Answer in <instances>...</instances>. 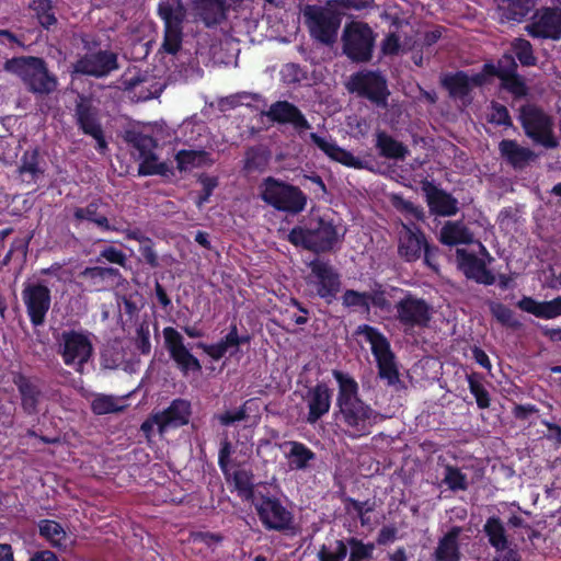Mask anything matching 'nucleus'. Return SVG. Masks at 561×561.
Returning <instances> with one entry per match:
<instances>
[{"instance_id": "nucleus-1", "label": "nucleus", "mask_w": 561, "mask_h": 561, "mask_svg": "<svg viewBox=\"0 0 561 561\" xmlns=\"http://www.w3.org/2000/svg\"><path fill=\"white\" fill-rule=\"evenodd\" d=\"M344 236V229L337 226L329 215L312 214L304 226L294 228L288 241L313 252L330 251Z\"/></svg>"}, {"instance_id": "nucleus-2", "label": "nucleus", "mask_w": 561, "mask_h": 561, "mask_svg": "<svg viewBox=\"0 0 561 561\" xmlns=\"http://www.w3.org/2000/svg\"><path fill=\"white\" fill-rule=\"evenodd\" d=\"M339 387L336 405L345 424L355 432H365L375 419V413L358 398V383L348 374L333 370Z\"/></svg>"}, {"instance_id": "nucleus-3", "label": "nucleus", "mask_w": 561, "mask_h": 561, "mask_svg": "<svg viewBox=\"0 0 561 561\" xmlns=\"http://www.w3.org/2000/svg\"><path fill=\"white\" fill-rule=\"evenodd\" d=\"M4 69L16 76L25 88L38 95H48L57 89V78L49 72L44 59L34 56H22L9 59Z\"/></svg>"}, {"instance_id": "nucleus-4", "label": "nucleus", "mask_w": 561, "mask_h": 561, "mask_svg": "<svg viewBox=\"0 0 561 561\" xmlns=\"http://www.w3.org/2000/svg\"><path fill=\"white\" fill-rule=\"evenodd\" d=\"M356 335L360 343H367L376 358L379 376L387 379L388 383H396L399 379L394 355L387 337L377 329L369 325H359Z\"/></svg>"}, {"instance_id": "nucleus-5", "label": "nucleus", "mask_w": 561, "mask_h": 561, "mask_svg": "<svg viewBox=\"0 0 561 561\" xmlns=\"http://www.w3.org/2000/svg\"><path fill=\"white\" fill-rule=\"evenodd\" d=\"M260 196L274 208L294 214L301 211L306 205V197L298 187L274 178H266L261 183Z\"/></svg>"}, {"instance_id": "nucleus-6", "label": "nucleus", "mask_w": 561, "mask_h": 561, "mask_svg": "<svg viewBox=\"0 0 561 561\" xmlns=\"http://www.w3.org/2000/svg\"><path fill=\"white\" fill-rule=\"evenodd\" d=\"M304 16L312 38L327 45L335 42L341 25V15L331 5H307Z\"/></svg>"}, {"instance_id": "nucleus-7", "label": "nucleus", "mask_w": 561, "mask_h": 561, "mask_svg": "<svg viewBox=\"0 0 561 561\" xmlns=\"http://www.w3.org/2000/svg\"><path fill=\"white\" fill-rule=\"evenodd\" d=\"M343 53L353 61L370 60L375 45V34L370 26L363 22H351L345 25L342 34Z\"/></svg>"}, {"instance_id": "nucleus-8", "label": "nucleus", "mask_w": 561, "mask_h": 561, "mask_svg": "<svg viewBox=\"0 0 561 561\" xmlns=\"http://www.w3.org/2000/svg\"><path fill=\"white\" fill-rule=\"evenodd\" d=\"M158 11L164 22L162 48L169 54H175L182 44V23L185 9L181 0H161Z\"/></svg>"}, {"instance_id": "nucleus-9", "label": "nucleus", "mask_w": 561, "mask_h": 561, "mask_svg": "<svg viewBox=\"0 0 561 561\" xmlns=\"http://www.w3.org/2000/svg\"><path fill=\"white\" fill-rule=\"evenodd\" d=\"M520 121L525 133L536 142L546 148H554L558 141L553 135L552 118L535 105H526L520 110Z\"/></svg>"}, {"instance_id": "nucleus-10", "label": "nucleus", "mask_w": 561, "mask_h": 561, "mask_svg": "<svg viewBox=\"0 0 561 561\" xmlns=\"http://www.w3.org/2000/svg\"><path fill=\"white\" fill-rule=\"evenodd\" d=\"M92 343L88 335L76 331L61 334L59 354L64 363L76 371L82 373L84 364L92 356Z\"/></svg>"}, {"instance_id": "nucleus-11", "label": "nucleus", "mask_w": 561, "mask_h": 561, "mask_svg": "<svg viewBox=\"0 0 561 561\" xmlns=\"http://www.w3.org/2000/svg\"><path fill=\"white\" fill-rule=\"evenodd\" d=\"M432 307L422 298L408 294L396 305V318L405 330L426 327Z\"/></svg>"}, {"instance_id": "nucleus-12", "label": "nucleus", "mask_w": 561, "mask_h": 561, "mask_svg": "<svg viewBox=\"0 0 561 561\" xmlns=\"http://www.w3.org/2000/svg\"><path fill=\"white\" fill-rule=\"evenodd\" d=\"M22 300L31 322L36 327L43 324L51 302L49 288L37 282L26 283L22 289Z\"/></svg>"}, {"instance_id": "nucleus-13", "label": "nucleus", "mask_w": 561, "mask_h": 561, "mask_svg": "<svg viewBox=\"0 0 561 561\" xmlns=\"http://www.w3.org/2000/svg\"><path fill=\"white\" fill-rule=\"evenodd\" d=\"M311 270L307 283L312 286L317 295L331 301L340 290V277L335 270L327 262L316 260L309 264Z\"/></svg>"}, {"instance_id": "nucleus-14", "label": "nucleus", "mask_w": 561, "mask_h": 561, "mask_svg": "<svg viewBox=\"0 0 561 561\" xmlns=\"http://www.w3.org/2000/svg\"><path fill=\"white\" fill-rule=\"evenodd\" d=\"M162 333L170 357L175 362L179 369L184 375L188 373H199L202 365L184 345L183 336L171 327L164 328Z\"/></svg>"}, {"instance_id": "nucleus-15", "label": "nucleus", "mask_w": 561, "mask_h": 561, "mask_svg": "<svg viewBox=\"0 0 561 561\" xmlns=\"http://www.w3.org/2000/svg\"><path fill=\"white\" fill-rule=\"evenodd\" d=\"M348 89L366 96L377 104H385L388 95L386 80L375 72H359L354 75L347 84Z\"/></svg>"}, {"instance_id": "nucleus-16", "label": "nucleus", "mask_w": 561, "mask_h": 561, "mask_svg": "<svg viewBox=\"0 0 561 561\" xmlns=\"http://www.w3.org/2000/svg\"><path fill=\"white\" fill-rule=\"evenodd\" d=\"M117 56L112 51L87 54L73 65V72L93 77H104L117 69Z\"/></svg>"}, {"instance_id": "nucleus-17", "label": "nucleus", "mask_w": 561, "mask_h": 561, "mask_svg": "<svg viewBox=\"0 0 561 561\" xmlns=\"http://www.w3.org/2000/svg\"><path fill=\"white\" fill-rule=\"evenodd\" d=\"M558 2L561 5V0ZM527 30L534 37L561 38V10L546 8L537 11Z\"/></svg>"}, {"instance_id": "nucleus-18", "label": "nucleus", "mask_w": 561, "mask_h": 561, "mask_svg": "<svg viewBox=\"0 0 561 561\" xmlns=\"http://www.w3.org/2000/svg\"><path fill=\"white\" fill-rule=\"evenodd\" d=\"M135 147L139 150V158L141 160L139 165V173L144 175L151 174H167L170 169L164 162L159 161L154 154L156 141L150 136H139L135 140Z\"/></svg>"}, {"instance_id": "nucleus-19", "label": "nucleus", "mask_w": 561, "mask_h": 561, "mask_svg": "<svg viewBox=\"0 0 561 561\" xmlns=\"http://www.w3.org/2000/svg\"><path fill=\"white\" fill-rule=\"evenodd\" d=\"M266 116L279 124H290L299 134L311 127L300 110L287 101L273 103Z\"/></svg>"}, {"instance_id": "nucleus-20", "label": "nucleus", "mask_w": 561, "mask_h": 561, "mask_svg": "<svg viewBox=\"0 0 561 561\" xmlns=\"http://www.w3.org/2000/svg\"><path fill=\"white\" fill-rule=\"evenodd\" d=\"M77 122L82 130L92 136L96 140V148L103 151L106 147V142L103 138L101 126L98 122L96 110L91 105L90 101L80 98L77 103Z\"/></svg>"}, {"instance_id": "nucleus-21", "label": "nucleus", "mask_w": 561, "mask_h": 561, "mask_svg": "<svg viewBox=\"0 0 561 561\" xmlns=\"http://www.w3.org/2000/svg\"><path fill=\"white\" fill-rule=\"evenodd\" d=\"M80 285L84 290L98 291L105 290L119 280V273L115 268L107 267H87L79 274Z\"/></svg>"}, {"instance_id": "nucleus-22", "label": "nucleus", "mask_w": 561, "mask_h": 561, "mask_svg": "<svg viewBox=\"0 0 561 561\" xmlns=\"http://www.w3.org/2000/svg\"><path fill=\"white\" fill-rule=\"evenodd\" d=\"M257 514L265 526L283 529L290 524V513L276 500L263 499L256 504Z\"/></svg>"}, {"instance_id": "nucleus-23", "label": "nucleus", "mask_w": 561, "mask_h": 561, "mask_svg": "<svg viewBox=\"0 0 561 561\" xmlns=\"http://www.w3.org/2000/svg\"><path fill=\"white\" fill-rule=\"evenodd\" d=\"M332 392L325 383H318L309 389L306 396L308 407L307 422L310 424L316 423L324 414H327L331 407Z\"/></svg>"}, {"instance_id": "nucleus-24", "label": "nucleus", "mask_w": 561, "mask_h": 561, "mask_svg": "<svg viewBox=\"0 0 561 561\" xmlns=\"http://www.w3.org/2000/svg\"><path fill=\"white\" fill-rule=\"evenodd\" d=\"M484 72L468 75L459 71L454 75L444 77L443 84L454 98H465L469 92L485 82Z\"/></svg>"}, {"instance_id": "nucleus-25", "label": "nucleus", "mask_w": 561, "mask_h": 561, "mask_svg": "<svg viewBox=\"0 0 561 561\" xmlns=\"http://www.w3.org/2000/svg\"><path fill=\"white\" fill-rule=\"evenodd\" d=\"M399 236V253L407 261L419 259L423 250L427 254L424 237L417 229L403 224Z\"/></svg>"}, {"instance_id": "nucleus-26", "label": "nucleus", "mask_w": 561, "mask_h": 561, "mask_svg": "<svg viewBox=\"0 0 561 561\" xmlns=\"http://www.w3.org/2000/svg\"><path fill=\"white\" fill-rule=\"evenodd\" d=\"M191 404L186 400L178 399L162 413L157 414L159 433L163 434L171 427H179L188 423Z\"/></svg>"}, {"instance_id": "nucleus-27", "label": "nucleus", "mask_w": 561, "mask_h": 561, "mask_svg": "<svg viewBox=\"0 0 561 561\" xmlns=\"http://www.w3.org/2000/svg\"><path fill=\"white\" fill-rule=\"evenodd\" d=\"M278 447L293 470H304L310 461L316 459V454L299 442L287 440L279 444Z\"/></svg>"}, {"instance_id": "nucleus-28", "label": "nucleus", "mask_w": 561, "mask_h": 561, "mask_svg": "<svg viewBox=\"0 0 561 561\" xmlns=\"http://www.w3.org/2000/svg\"><path fill=\"white\" fill-rule=\"evenodd\" d=\"M517 307L541 319H554L561 316V296L549 301H537L531 297H523Z\"/></svg>"}, {"instance_id": "nucleus-29", "label": "nucleus", "mask_w": 561, "mask_h": 561, "mask_svg": "<svg viewBox=\"0 0 561 561\" xmlns=\"http://www.w3.org/2000/svg\"><path fill=\"white\" fill-rule=\"evenodd\" d=\"M312 142L323 151L330 159L346 167L360 168L362 162L351 152L339 147L331 138L321 137L314 133L310 134Z\"/></svg>"}, {"instance_id": "nucleus-30", "label": "nucleus", "mask_w": 561, "mask_h": 561, "mask_svg": "<svg viewBox=\"0 0 561 561\" xmlns=\"http://www.w3.org/2000/svg\"><path fill=\"white\" fill-rule=\"evenodd\" d=\"M457 261L460 270L467 277L483 284H491L493 282V276L486 271L484 263L474 255L458 249Z\"/></svg>"}, {"instance_id": "nucleus-31", "label": "nucleus", "mask_w": 561, "mask_h": 561, "mask_svg": "<svg viewBox=\"0 0 561 561\" xmlns=\"http://www.w3.org/2000/svg\"><path fill=\"white\" fill-rule=\"evenodd\" d=\"M38 529L41 536L55 548L67 549L73 543V538L55 520H41Z\"/></svg>"}, {"instance_id": "nucleus-32", "label": "nucleus", "mask_w": 561, "mask_h": 561, "mask_svg": "<svg viewBox=\"0 0 561 561\" xmlns=\"http://www.w3.org/2000/svg\"><path fill=\"white\" fill-rule=\"evenodd\" d=\"M533 7L531 0H502L496 13L502 22H520Z\"/></svg>"}, {"instance_id": "nucleus-33", "label": "nucleus", "mask_w": 561, "mask_h": 561, "mask_svg": "<svg viewBox=\"0 0 561 561\" xmlns=\"http://www.w3.org/2000/svg\"><path fill=\"white\" fill-rule=\"evenodd\" d=\"M194 10L196 15L207 26L218 24L225 18V5L222 0H195Z\"/></svg>"}, {"instance_id": "nucleus-34", "label": "nucleus", "mask_w": 561, "mask_h": 561, "mask_svg": "<svg viewBox=\"0 0 561 561\" xmlns=\"http://www.w3.org/2000/svg\"><path fill=\"white\" fill-rule=\"evenodd\" d=\"M427 202L431 210L442 216H453L458 210V203L449 194L435 187L428 190Z\"/></svg>"}, {"instance_id": "nucleus-35", "label": "nucleus", "mask_w": 561, "mask_h": 561, "mask_svg": "<svg viewBox=\"0 0 561 561\" xmlns=\"http://www.w3.org/2000/svg\"><path fill=\"white\" fill-rule=\"evenodd\" d=\"M502 156L515 168H523L533 158L534 152L528 148L522 147L514 140H502L500 142Z\"/></svg>"}, {"instance_id": "nucleus-36", "label": "nucleus", "mask_w": 561, "mask_h": 561, "mask_svg": "<svg viewBox=\"0 0 561 561\" xmlns=\"http://www.w3.org/2000/svg\"><path fill=\"white\" fill-rule=\"evenodd\" d=\"M102 205L101 201H92L85 207H78L73 211L75 220L80 224L84 220L95 224L103 230H118L116 227H112L108 224V219L105 215L99 213V208Z\"/></svg>"}, {"instance_id": "nucleus-37", "label": "nucleus", "mask_w": 561, "mask_h": 561, "mask_svg": "<svg viewBox=\"0 0 561 561\" xmlns=\"http://www.w3.org/2000/svg\"><path fill=\"white\" fill-rule=\"evenodd\" d=\"M460 534L459 527H454L448 531L438 542L435 551L437 561H458L459 548L458 536Z\"/></svg>"}, {"instance_id": "nucleus-38", "label": "nucleus", "mask_w": 561, "mask_h": 561, "mask_svg": "<svg viewBox=\"0 0 561 561\" xmlns=\"http://www.w3.org/2000/svg\"><path fill=\"white\" fill-rule=\"evenodd\" d=\"M439 240L444 244L455 245L470 243L472 236L462 224L449 221L442 228Z\"/></svg>"}, {"instance_id": "nucleus-39", "label": "nucleus", "mask_w": 561, "mask_h": 561, "mask_svg": "<svg viewBox=\"0 0 561 561\" xmlns=\"http://www.w3.org/2000/svg\"><path fill=\"white\" fill-rule=\"evenodd\" d=\"M175 160L180 171H192L209 164L211 161L205 151L181 150L176 153Z\"/></svg>"}, {"instance_id": "nucleus-40", "label": "nucleus", "mask_w": 561, "mask_h": 561, "mask_svg": "<svg viewBox=\"0 0 561 561\" xmlns=\"http://www.w3.org/2000/svg\"><path fill=\"white\" fill-rule=\"evenodd\" d=\"M377 148L380 154L390 159H403L408 153V149L399 141L385 133L377 134Z\"/></svg>"}, {"instance_id": "nucleus-41", "label": "nucleus", "mask_w": 561, "mask_h": 561, "mask_svg": "<svg viewBox=\"0 0 561 561\" xmlns=\"http://www.w3.org/2000/svg\"><path fill=\"white\" fill-rule=\"evenodd\" d=\"M489 541L496 551L505 550L508 546L505 529L497 518H489L484 525Z\"/></svg>"}, {"instance_id": "nucleus-42", "label": "nucleus", "mask_w": 561, "mask_h": 561, "mask_svg": "<svg viewBox=\"0 0 561 561\" xmlns=\"http://www.w3.org/2000/svg\"><path fill=\"white\" fill-rule=\"evenodd\" d=\"M30 7L35 12L42 26L48 28L56 24L57 19L53 12L50 0H32Z\"/></svg>"}, {"instance_id": "nucleus-43", "label": "nucleus", "mask_w": 561, "mask_h": 561, "mask_svg": "<svg viewBox=\"0 0 561 561\" xmlns=\"http://www.w3.org/2000/svg\"><path fill=\"white\" fill-rule=\"evenodd\" d=\"M91 407L96 414L114 413L124 409L122 399L105 394L96 396Z\"/></svg>"}, {"instance_id": "nucleus-44", "label": "nucleus", "mask_w": 561, "mask_h": 561, "mask_svg": "<svg viewBox=\"0 0 561 561\" xmlns=\"http://www.w3.org/2000/svg\"><path fill=\"white\" fill-rule=\"evenodd\" d=\"M515 70L516 62L511 55L503 56L497 66H494L493 64H485L483 67L485 78L490 76H497L499 78L507 77L515 73Z\"/></svg>"}, {"instance_id": "nucleus-45", "label": "nucleus", "mask_w": 561, "mask_h": 561, "mask_svg": "<svg viewBox=\"0 0 561 561\" xmlns=\"http://www.w3.org/2000/svg\"><path fill=\"white\" fill-rule=\"evenodd\" d=\"M19 389L22 396V407L28 414L37 412L39 391L27 381H21Z\"/></svg>"}, {"instance_id": "nucleus-46", "label": "nucleus", "mask_w": 561, "mask_h": 561, "mask_svg": "<svg viewBox=\"0 0 561 561\" xmlns=\"http://www.w3.org/2000/svg\"><path fill=\"white\" fill-rule=\"evenodd\" d=\"M346 546L350 547L351 550L348 561H362L369 559L375 550L374 543H364L356 538L348 539Z\"/></svg>"}, {"instance_id": "nucleus-47", "label": "nucleus", "mask_w": 561, "mask_h": 561, "mask_svg": "<svg viewBox=\"0 0 561 561\" xmlns=\"http://www.w3.org/2000/svg\"><path fill=\"white\" fill-rule=\"evenodd\" d=\"M347 554V546L342 540H336L334 546L322 548L318 552L319 561H343Z\"/></svg>"}, {"instance_id": "nucleus-48", "label": "nucleus", "mask_w": 561, "mask_h": 561, "mask_svg": "<svg viewBox=\"0 0 561 561\" xmlns=\"http://www.w3.org/2000/svg\"><path fill=\"white\" fill-rule=\"evenodd\" d=\"M443 481L453 491L466 490L468 486L466 474L451 466L446 467Z\"/></svg>"}, {"instance_id": "nucleus-49", "label": "nucleus", "mask_w": 561, "mask_h": 561, "mask_svg": "<svg viewBox=\"0 0 561 561\" xmlns=\"http://www.w3.org/2000/svg\"><path fill=\"white\" fill-rule=\"evenodd\" d=\"M490 309L493 317L502 324L515 329L520 327V322L514 317L513 311L508 307L494 302L490 306Z\"/></svg>"}, {"instance_id": "nucleus-50", "label": "nucleus", "mask_w": 561, "mask_h": 561, "mask_svg": "<svg viewBox=\"0 0 561 561\" xmlns=\"http://www.w3.org/2000/svg\"><path fill=\"white\" fill-rule=\"evenodd\" d=\"M513 51L519 59V61L525 66H530L535 64V57L533 55L531 45L526 39H515L512 43Z\"/></svg>"}, {"instance_id": "nucleus-51", "label": "nucleus", "mask_w": 561, "mask_h": 561, "mask_svg": "<svg viewBox=\"0 0 561 561\" xmlns=\"http://www.w3.org/2000/svg\"><path fill=\"white\" fill-rule=\"evenodd\" d=\"M468 383L471 393L474 396L477 404L481 409H485L490 405L489 393L484 389L483 385L476 378V376L468 377Z\"/></svg>"}, {"instance_id": "nucleus-52", "label": "nucleus", "mask_w": 561, "mask_h": 561, "mask_svg": "<svg viewBox=\"0 0 561 561\" xmlns=\"http://www.w3.org/2000/svg\"><path fill=\"white\" fill-rule=\"evenodd\" d=\"M501 80H502V85L507 91H510L513 95H515L517 98L526 95L527 87L520 77L513 73L507 77L501 78Z\"/></svg>"}, {"instance_id": "nucleus-53", "label": "nucleus", "mask_w": 561, "mask_h": 561, "mask_svg": "<svg viewBox=\"0 0 561 561\" xmlns=\"http://www.w3.org/2000/svg\"><path fill=\"white\" fill-rule=\"evenodd\" d=\"M233 480L241 496L250 499L252 496V481L250 473L245 470H238L234 472Z\"/></svg>"}, {"instance_id": "nucleus-54", "label": "nucleus", "mask_w": 561, "mask_h": 561, "mask_svg": "<svg viewBox=\"0 0 561 561\" xmlns=\"http://www.w3.org/2000/svg\"><path fill=\"white\" fill-rule=\"evenodd\" d=\"M343 304L346 307H358L367 309L369 307V293L346 290L343 295Z\"/></svg>"}, {"instance_id": "nucleus-55", "label": "nucleus", "mask_w": 561, "mask_h": 561, "mask_svg": "<svg viewBox=\"0 0 561 561\" xmlns=\"http://www.w3.org/2000/svg\"><path fill=\"white\" fill-rule=\"evenodd\" d=\"M411 46L401 44L400 36L396 33L389 34L382 43V51L386 55L398 54L401 49L410 48Z\"/></svg>"}, {"instance_id": "nucleus-56", "label": "nucleus", "mask_w": 561, "mask_h": 561, "mask_svg": "<svg viewBox=\"0 0 561 561\" xmlns=\"http://www.w3.org/2000/svg\"><path fill=\"white\" fill-rule=\"evenodd\" d=\"M216 417L225 426L233 424L234 422L242 421L247 417V407L243 405L236 410L226 411L218 414Z\"/></svg>"}, {"instance_id": "nucleus-57", "label": "nucleus", "mask_w": 561, "mask_h": 561, "mask_svg": "<svg viewBox=\"0 0 561 561\" xmlns=\"http://www.w3.org/2000/svg\"><path fill=\"white\" fill-rule=\"evenodd\" d=\"M489 121L497 125L510 124V115L507 108L501 104H493L489 113Z\"/></svg>"}, {"instance_id": "nucleus-58", "label": "nucleus", "mask_w": 561, "mask_h": 561, "mask_svg": "<svg viewBox=\"0 0 561 561\" xmlns=\"http://www.w3.org/2000/svg\"><path fill=\"white\" fill-rule=\"evenodd\" d=\"M101 256L108 262L123 265L126 256L125 254L114 247H107L101 252Z\"/></svg>"}, {"instance_id": "nucleus-59", "label": "nucleus", "mask_w": 561, "mask_h": 561, "mask_svg": "<svg viewBox=\"0 0 561 561\" xmlns=\"http://www.w3.org/2000/svg\"><path fill=\"white\" fill-rule=\"evenodd\" d=\"M218 343L220 345H222L225 353H227L231 348H237L239 346V344L241 343V340L238 336L237 328L232 327V329L226 335V337Z\"/></svg>"}, {"instance_id": "nucleus-60", "label": "nucleus", "mask_w": 561, "mask_h": 561, "mask_svg": "<svg viewBox=\"0 0 561 561\" xmlns=\"http://www.w3.org/2000/svg\"><path fill=\"white\" fill-rule=\"evenodd\" d=\"M137 346L141 353L147 354L150 352V339L148 328L140 327L137 331Z\"/></svg>"}, {"instance_id": "nucleus-61", "label": "nucleus", "mask_w": 561, "mask_h": 561, "mask_svg": "<svg viewBox=\"0 0 561 561\" xmlns=\"http://www.w3.org/2000/svg\"><path fill=\"white\" fill-rule=\"evenodd\" d=\"M198 347H201L208 356H210L215 360L220 359L226 354L224 352L222 345H220L219 343H215V344L199 343Z\"/></svg>"}, {"instance_id": "nucleus-62", "label": "nucleus", "mask_w": 561, "mask_h": 561, "mask_svg": "<svg viewBox=\"0 0 561 561\" xmlns=\"http://www.w3.org/2000/svg\"><path fill=\"white\" fill-rule=\"evenodd\" d=\"M21 171L22 172H27V173H31V174H36L39 169L37 167V162H36V153H31V154H25L24 158H23V163L21 165Z\"/></svg>"}, {"instance_id": "nucleus-63", "label": "nucleus", "mask_w": 561, "mask_h": 561, "mask_svg": "<svg viewBox=\"0 0 561 561\" xmlns=\"http://www.w3.org/2000/svg\"><path fill=\"white\" fill-rule=\"evenodd\" d=\"M28 561H59L57 556L49 550H42L35 552Z\"/></svg>"}, {"instance_id": "nucleus-64", "label": "nucleus", "mask_w": 561, "mask_h": 561, "mask_svg": "<svg viewBox=\"0 0 561 561\" xmlns=\"http://www.w3.org/2000/svg\"><path fill=\"white\" fill-rule=\"evenodd\" d=\"M494 561H519V557L515 550L508 549L497 551Z\"/></svg>"}]
</instances>
